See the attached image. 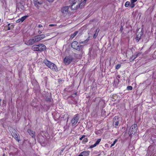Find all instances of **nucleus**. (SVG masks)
Listing matches in <instances>:
<instances>
[{
    "label": "nucleus",
    "mask_w": 156,
    "mask_h": 156,
    "mask_svg": "<svg viewBox=\"0 0 156 156\" xmlns=\"http://www.w3.org/2000/svg\"><path fill=\"white\" fill-rule=\"evenodd\" d=\"M72 48L78 51H80L81 50L82 45L78 44L76 41H73L71 44Z\"/></svg>",
    "instance_id": "f257e3e1"
},
{
    "label": "nucleus",
    "mask_w": 156,
    "mask_h": 156,
    "mask_svg": "<svg viewBox=\"0 0 156 156\" xmlns=\"http://www.w3.org/2000/svg\"><path fill=\"white\" fill-rule=\"evenodd\" d=\"M45 35L44 34L38 35L32 38L34 43L40 41V40L45 37Z\"/></svg>",
    "instance_id": "f03ea898"
},
{
    "label": "nucleus",
    "mask_w": 156,
    "mask_h": 156,
    "mask_svg": "<svg viewBox=\"0 0 156 156\" xmlns=\"http://www.w3.org/2000/svg\"><path fill=\"white\" fill-rule=\"evenodd\" d=\"M137 127L136 124L133 125L130 128L129 131V134L130 135L132 134H135L136 131Z\"/></svg>",
    "instance_id": "7ed1b4c3"
},
{
    "label": "nucleus",
    "mask_w": 156,
    "mask_h": 156,
    "mask_svg": "<svg viewBox=\"0 0 156 156\" xmlns=\"http://www.w3.org/2000/svg\"><path fill=\"white\" fill-rule=\"evenodd\" d=\"M73 57L71 56H69L65 57L64 60V62L66 65H69L73 61Z\"/></svg>",
    "instance_id": "20e7f679"
},
{
    "label": "nucleus",
    "mask_w": 156,
    "mask_h": 156,
    "mask_svg": "<svg viewBox=\"0 0 156 156\" xmlns=\"http://www.w3.org/2000/svg\"><path fill=\"white\" fill-rule=\"evenodd\" d=\"M79 119V115L78 114H76L74 116L71 121V123L73 126L75 125L77 123Z\"/></svg>",
    "instance_id": "39448f33"
},
{
    "label": "nucleus",
    "mask_w": 156,
    "mask_h": 156,
    "mask_svg": "<svg viewBox=\"0 0 156 156\" xmlns=\"http://www.w3.org/2000/svg\"><path fill=\"white\" fill-rule=\"evenodd\" d=\"M113 123L115 128H117L119 124V118L115 116L113 119Z\"/></svg>",
    "instance_id": "423d86ee"
},
{
    "label": "nucleus",
    "mask_w": 156,
    "mask_h": 156,
    "mask_svg": "<svg viewBox=\"0 0 156 156\" xmlns=\"http://www.w3.org/2000/svg\"><path fill=\"white\" fill-rule=\"evenodd\" d=\"M72 10H75L79 8V4H76V3L75 2H73L70 7Z\"/></svg>",
    "instance_id": "0eeeda50"
},
{
    "label": "nucleus",
    "mask_w": 156,
    "mask_h": 156,
    "mask_svg": "<svg viewBox=\"0 0 156 156\" xmlns=\"http://www.w3.org/2000/svg\"><path fill=\"white\" fill-rule=\"evenodd\" d=\"M12 134L16 140L18 142L20 140L18 138L19 137V136H19V135L15 130H14L13 132H12Z\"/></svg>",
    "instance_id": "6e6552de"
},
{
    "label": "nucleus",
    "mask_w": 156,
    "mask_h": 156,
    "mask_svg": "<svg viewBox=\"0 0 156 156\" xmlns=\"http://www.w3.org/2000/svg\"><path fill=\"white\" fill-rule=\"evenodd\" d=\"M38 47L39 48V51L40 52L44 51L46 49V46L43 44H38Z\"/></svg>",
    "instance_id": "1a4fd4ad"
},
{
    "label": "nucleus",
    "mask_w": 156,
    "mask_h": 156,
    "mask_svg": "<svg viewBox=\"0 0 156 156\" xmlns=\"http://www.w3.org/2000/svg\"><path fill=\"white\" fill-rule=\"evenodd\" d=\"M34 6L37 9H39L40 6L42 4V2H39L38 0H34Z\"/></svg>",
    "instance_id": "9d476101"
},
{
    "label": "nucleus",
    "mask_w": 156,
    "mask_h": 156,
    "mask_svg": "<svg viewBox=\"0 0 156 156\" xmlns=\"http://www.w3.org/2000/svg\"><path fill=\"white\" fill-rule=\"evenodd\" d=\"M27 132L31 136V137L34 138H35V132L34 131L31 130L30 129L27 130Z\"/></svg>",
    "instance_id": "9b49d317"
},
{
    "label": "nucleus",
    "mask_w": 156,
    "mask_h": 156,
    "mask_svg": "<svg viewBox=\"0 0 156 156\" xmlns=\"http://www.w3.org/2000/svg\"><path fill=\"white\" fill-rule=\"evenodd\" d=\"M25 44L27 45H31L34 44L32 38L26 41L25 42Z\"/></svg>",
    "instance_id": "f8f14e48"
},
{
    "label": "nucleus",
    "mask_w": 156,
    "mask_h": 156,
    "mask_svg": "<svg viewBox=\"0 0 156 156\" xmlns=\"http://www.w3.org/2000/svg\"><path fill=\"white\" fill-rule=\"evenodd\" d=\"M49 68L54 71H56L57 69V67L56 65L53 63H51L50 66H49Z\"/></svg>",
    "instance_id": "ddd939ff"
},
{
    "label": "nucleus",
    "mask_w": 156,
    "mask_h": 156,
    "mask_svg": "<svg viewBox=\"0 0 156 156\" xmlns=\"http://www.w3.org/2000/svg\"><path fill=\"white\" fill-rule=\"evenodd\" d=\"M70 7V6H66L63 8L62 9V12L64 14H66L68 12L69 8Z\"/></svg>",
    "instance_id": "4468645a"
},
{
    "label": "nucleus",
    "mask_w": 156,
    "mask_h": 156,
    "mask_svg": "<svg viewBox=\"0 0 156 156\" xmlns=\"http://www.w3.org/2000/svg\"><path fill=\"white\" fill-rule=\"evenodd\" d=\"M101 141V139H98L97 140V141L93 145H91L90 146V148H92L93 147H95L99 144V143Z\"/></svg>",
    "instance_id": "2eb2a0df"
},
{
    "label": "nucleus",
    "mask_w": 156,
    "mask_h": 156,
    "mask_svg": "<svg viewBox=\"0 0 156 156\" xmlns=\"http://www.w3.org/2000/svg\"><path fill=\"white\" fill-rule=\"evenodd\" d=\"M87 0H84L79 5V8L81 9L83 8L85 5Z\"/></svg>",
    "instance_id": "dca6fc26"
},
{
    "label": "nucleus",
    "mask_w": 156,
    "mask_h": 156,
    "mask_svg": "<svg viewBox=\"0 0 156 156\" xmlns=\"http://www.w3.org/2000/svg\"><path fill=\"white\" fill-rule=\"evenodd\" d=\"M32 49L33 51H39V48L38 47V45H33L32 47Z\"/></svg>",
    "instance_id": "f3484780"
},
{
    "label": "nucleus",
    "mask_w": 156,
    "mask_h": 156,
    "mask_svg": "<svg viewBox=\"0 0 156 156\" xmlns=\"http://www.w3.org/2000/svg\"><path fill=\"white\" fill-rule=\"evenodd\" d=\"M89 151H85L81 152L80 153L83 156H88L89 155Z\"/></svg>",
    "instance_id": "a211bd4d"
},
{
    "label": "nucleus",
    "mask_w": 156,
    "mask_h": 156,
    "mask_svg": "<svg viewBox=\"0 0 156 156\" xmlns=\"http://www.w3.org/2000/svg\"><path fill=\"white\" fill-rule=\"evenodd\" d=\"M44 62L45 64L48 67H49V66H50V65L51 64V63H52V62H50V61H49L47 59L45 60Z\"/></svg>",
    "instance_id": "6ab92c4d"
},
{
    "label": "nucleus",
    "mask_w": 156,
    "mask_h": 156,
    "mask_svg": "<svg viewBox=\"0 0 156 156\" xmlns=\"http://www.w3.org/2000/svg\"><path fill=\"white\" fill-rule=\"evenodd\" d=\"M137 55L135 53L134 55H132L129 58V61L130 62H132L137 57Z\"/></svg>",
    "instance_id": "aec40b11"
},
{
    "label": "nucleus",
    "mask_w": 156,
    "mask_h": 156,
    "mask_svg": "<svg viewBox=\"0 0 156 156\" xmlns=\"http://www.w3.org/2000/svg\"><path fill=\"white\" fill-rule=\"evenodd\" d=\"M99 29L98 28H97L95 31V33L94 34L93 37L94 38H96L98 35V33L99 31Z\"/></svg>",
    "instance_id": "412c9836"
},
{
    "label": "nucleus",
    "mask_w": 156,
    "mask_h": 156,
    "mask_svg": "<svg viewBox=\"0 0 156 156\" xmlns=\"http://www.w3.org/2000/svg\"><path fill=\"white\" fill-rule=\"evenodd\" d=\"M90 38V36H89L85 40L83 41H80V44H86V43H87V42L89 41Z\"/></svg>",
    "instance_id": "4be33fe9"
},
{
    "label": "nucleus",
    "mask_w": 156,
    "mask_h": 156,
    "mask_svg": "<svg viewBox=\"0 0 156 156\" xmlns=\"http://www.w3.org/2000/svg\"><path fill=\"white\" fill-rule=\"evenodd\" d=\"M78 31H75L74 33L73 34H71L70 35V38L72 39H73L78 34Z\"/></svg>",
    "instance_id": "5701e85b"
},
{
    "label": "nucleus",
    "mask_w": 156,
    "mask_h": 156,
    "mask_svg": "<svg viewBox=\"0 0 156 156\" xmlns=\"http://www.w3.org/2000/svg\"><path fill=\"white\" fill-rule=\"evenodd\" d=\"M142 35V33L140 34V35H139V34L138 35H136V42H138L139 41L140 38L141 37Z\"/></svg>",
    "instance_id": "b1692460"
},
{
    "label": "nucleus",
    "mask_w": 156,
    "mask_h": 156,
    "mask_svg": "<svg viewBox=\"0 0 156 156\" xmlns=\"http://www.w3.org/2000/svg\"><path fill=\"white\" fill-rule=\"evenodd\" d=\"M8 28L7 30H11V29H13L14 27V25L12 24H11L10 23H9L8 24Z\"/></svg>",
    "instance_id": "393cba45"
},
{
    "label": "nucleus",
    "mask_w": 156,
    "mask_h": 156,
    "mask_svg": "<svg viewBox=\"0 0 156 156\" xmlns=\"http://www.w3.org/2000/svg\"><path fill=\"white\" fill-rule=\"evenodd\" d=\"M28 17V16H25L22 17L21 18H20V20L21 21V22H23Z\"/></svg>",
    "instance_id": "a878e982"
},
{
    "label": "nucleus",
    "mask_w": 156,
    "mask_h": 156,
    "mask_svg": "<svg viewBox=\"0 0 156 156\" xmlns=\"http://www.w3.org/2000/svg\"><path fill=\"white\" fill-rule=\"evenodd\" d=\"M130 5V2H126L125 4V6L126 7H128Z\"/></svg>",
    "instance_id": "bb28decb"
},
{
    "label": "nucleus",
    "mask_w": 156,
    "mask_h": 156,
    "mask_svg": "<svg viewBox=\"0 0 156 156\" xmlns=\"http://www.w3.org/2000/svg\"><path fill=\"white\" fill-rule=\"evenodd\" d=\"M88 142V139L87 138H85L82 141V143H85Z\"/></svg>",
    "instance_id": "cd10ccee"
},
{
    "label": "nucleus",
    "mask_w": 156,
    "mask_h": 156,
    "mask_svg": "<svg viewBox=\"0 0 156 156\" xmlns=\"http://www.w3.org/2000/svg\"><path fill=\"white\" fill-rule=\"evenodd\" d=\"M121 66V65L119 64H117L115 66V69H119L120 67Z\"/></svg>",
    "instance_id": "c85d7f7f"
},
{
    "label": "nucleus",
    "mask_w": 156,
    "mask_h": 156,
    "mask_svg": "<svg viewBox=\"0 0 156 156\" xmlns=\"http://www.w3.org/2000/svg\"><path fill=\"white\" fill-rule=\"evenodd\" d=\"M130 5L131 8H133L135 6V4L134 3H131Z\"/></svg>",
    "instance_id": "c756f323"
},
{
    "label": "nucleus",
    "mask_w": 156,
    "mask_h": 156,
    "mask_svg": "<svg viewBox=\"0 0 156 156\" xmlns=\"http://www.w3.org/2000/svg\"><path fill=\"white\" fill-rule=\"evenodd\" d=\"M132 89V87L131 86H128L127 87V89L128 90H131Z\"/></svg>",
    "instance_id": "7c9ffc66"
},
{
    "label": "nucleus",
    "mask_w": 156,
    "mask_h": 156,
    "mask_svg": "<svg viewBox=\"0 0 156 156\" xmlns=\"http://www.w3.org/2000/svg\"><path fill=\"white\" fill-rule=\"evenodd\" d=\"M46 101H51V98L50 97L48 98V97H46Z\"/></svg>",
    "instance_id": "2f4dec72"
},
{
    "label": "nucleus",
    "mask_w": 156,
    "mask_h": 156,
    "mask_svg": "<svg viewBox=\"0 0 156 156\" xmlns=\"http://www.w3.org/2000/svg\"><path fill=\"white\" fill-rule=\"evenodd\" d=\"M76 95V93H74L71 96V97H73V98H74L75 97Z\"/></svg>",
    "instance_id": "473e14b6"
},
{
    "label": "nucleus",
    "mask_w": 156,
    "mask_h": 156,
    "mask_svg": "<svg viewBox=\"0 0 156 156\" xmlns=\"http://www.w3.org/2000/svg\"><path fill=\"white\" fill-rule=\"evenodd\" d=\"M137 0H131V3H134L135 2L137 1Z\"/></svg>",
    "instance_id": "72a5a7b5"
},
{
    "label": "nucleus",
    "mask_w": 156,
    "mask_h": 156,
    "mask_svg": "<svg viewBox=\"0 0 156 156\" xmlns=\"http://www.w3.org/2000/svg\"><path fill=\"white\" fill-rule=\"evenodd\" d=\"M85 137V135H82V136L80 138V140H82Z\"/></svg>",
    "instance_id": "f704fd0d"
},
{
    "label": "nucleus",
    "mask_w": 156,
    "mask_h": 156,
    "mask_svg": "<svg viewBox=\"0 0 156 156\" xmlns=\"http://www.w3.org/2000/svg\"><path fill=\"white\" fill-rule=\"evenodd\" d=\"M56 25H57L56 24H51L49 25V26L50 27H53V26H56Z\"/></svg>",
    "instance_id": "c9c22d12"
},
{
    "label": "nucleus",
    "mask_w": 156,
    "mask_h": 156,
    "mask_svg": "<svg viewBox=\"0 0 156 156\" xmlns=\"http://www.w3.org/2000/svg\"><path fill=\"white\" fill-rule=\"evenodd\" d=\"M136 53V55H137V56L139 55L140 54H141V52H137Z\"/></svg>",
    "instance_id": "e433bc0d"
},
{
    "label": "nucleus",
    "mask_w": 156,
    "mask_h": 156,
    "mask_svg": "<svg viewBox=\"0 0 156 156\" xmlns=\"http://www.w3.org/2000/svg\"><path fill=\"white\" fill-rule=\"evenodd\" d=\"M20 19H18L16 21V23H20V22H21V20H20Z\"/></svg>",
    "instance_id": "4c0bfd02"
},
{
    "label": "nucleus",
    "mask_w": 156,
    "mask_h": 156,
    "mask_svg": "<svg viewBox=\"0 0 156 156\" xmlns=\"http://www.w3.org/2000/svg\"><path fill=\"white\" fill-rule=\"evenodd\" d=\"M46 0L50 2H53L55 0Z\"/></svg>",
    "instance_id": "58836bf2"
},
{
    "label": "nucleus",
    "mask_w": 156,
    "mask_h": 156,
    "mask_svg": "<svg viewBox=\"0 0 156 156\" xmlns=\"http://www.w3.org/2000/svg\"><path fill=\"white\" fill-rule=\"evenodd\" d=\"M117 141V139H115L114 141L113 142V144H114V145L116 143V142Z\"/></svg>",
    "instance_id": "ea45409f"
},
{
    "label": "nucleus",
    "mask_w": 156,
    "mask_h": 156,
    "mask_svg": "<svg viewBox=\"0 0 156 156\" xmlns=\"http://www.w3.org/2000/svg\"><path fill=\"white\" fill-rule=\"evenodd\" d=\"M37 27H43V26H42V25L41 24H39V25L37 26Z\"/></svg>",
    "instance_id": "a19ab883"
},
{
    "label": "nucleus",
    "mask_w": 156,
    "mask_h": 156,
    "mask_svg": "<svg viewBox=\"0 0 156 156\" xmlns=\"http://www.w3.org/2000/svg\"><path fill=\"white\" fill-rule=\"evenodd\" d=\"M123 30V27L122 26H121L120 28V30L122 32Z\"/></svg>",
    "instance_id": "79ce46f5"
},
{
    "label": "nucleus",
    "mask_w": 156,
    "mask_h": 156,
    "mask_svg": "<svg viewBox=\"0 0 156 156\" xmlns=\"http://www.w3.org/2000/svg\"><path fill=\"white\" fill-rule=\"evenodd\" d=\"M42 31L41 30H39L38 31V33L39 34H41L42 33Z\"/></svg>",
    "instance_id": "37998d69"
},
{
    "label": "nucleus",
    "mask_w": 156,
    "mask_h": 156,
    "mask_svg": "<svg viewBox=\"0 0 156 156\" xmlns=\"http://www.w3.org/2000/svg\"><path fill=\"white\" fill-rule=\"evenodd\" d=\"M114 145V144H112L111 145V146H110V147H113Z\"/></svg>",
    "instance_id": "c03bdc74"
},
{
    "label": "nucleus",
    "mask_w": 156,
    "mask_h": 156,
    "mask_svg": "<svg viewBox=\"0 0 156 156\" xmlns=\"http://www.w3.org/2000/svg\"><path fill=\"white\" fill-rule=\"evenodd\" d=\"M78 156H83V155H82V154H81L80 153V154H79V155Z\"/></svg>",
    "instance_id": "a18cd8bd"
}]
</instances>
